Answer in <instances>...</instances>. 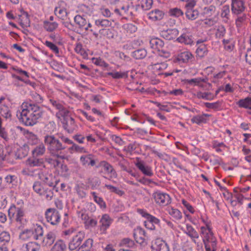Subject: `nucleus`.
Masks as SVG:
<instances>
[{
    "label": "nucleus",
    "instance_id": "f257e3e1",
    "mask_svg": "<svg viewBox=\"0 0 251 251\" xmlns=\"http://www.w3.org/2000/svg\"><path fill=\"white\" fill-rule=\"evenodd\" d=\"M44 143L50 153L53 156L64 159L65 155L63 151L67 147V144H72L73 142L63 135H47L44 137Z\"/></svg>",
    "mask_w": 251,
    "mask_h": 251
},
{
    "label": "nucleus",
    "instance_id": "f03ea898",
    "mask_svg": "<svg viewBox=\"0 0 251 251\" xmlns=\"http://www.w3.org/2000/svg\"><path fill=\"white\" fill-rule=\"evenodd\" d=\"M22 108V111L17 112V116L26 126H32L36 124L44 112L42 107L33 103L24 102Z\"/></svg>",
    "mask_w": 251,
    "mask_h": 251
},
{
    "label": "nucleus",
    "instance_id": "7ed1b4c3",
    "mask_svg": "<svg viewBox=\"0 0 251 251\" xmlns=\"http://www.w3.org/2000/svg\"><path fill=\"white\" fill-rule=\"evenodd\" d=\"M8 216L9 219L15 222L16 226L18 229H23L27 225L28 220L24 209L15 205H12L8 211Z\"/></svg>",
    "mask_w": 251,
    "mask_h": 251
},
{
    "label": "nucleus",
    "instance_id": "20e7f679",
    "mask_svg": "<svg viewBox=\"0 0 251 251\" xmlns=\"http://www.w3.org/2000/svg\"><path fill=\"white\" fill-rule=\"evenodd\" d=\"M43 235V231L41 226L33 229H25L21 232L19 238L22 240H42Z\"/></svg>",
    "mask_w": 251,
    "mask_h": 251
},
{
    "label": "nucleus",
    "instance_id": "39448f33",
    "mask_svg": "<svg viewBox=\"0 0 251 251\" xmlns=\"http://www.w3.org/2000/svg\"><path fill=\"white\" fill-rule=\"evenodd\" d=\"M45 215L47 221L51 225L56 226L59 224L60 220V215L55 208H50L47 209Z\"/></svg>",
    "mask_w": 251,
    "mask_h": 251
},
{
    "label": "nucleus",
    "instance_id": "423d86ee",
    "mask_svg": "<svg viewBox=\"0 0 251 251\" xmlns=\"http://www.w3.org/2000/svg\"><path fill=\"white\" fill-rule=\"evenodd\" d=\"M150 46L151 48L157 50L160 52V55L166 57L169 56V53L163 50L164 42L161 39L158 38H152L150 41Z\"/></svg>",
    "mask_w": 251,
    "mask_h": 251
},
{
    "label": "nucleus",
    "instance_id": "0eeeda50",
    "mask_svg": "<svg viewBox=\"0 0 251 251\" xmlns=\"http://www.w3.org/2000/svg\"><path fill=\"white\" fill-rule=\"evenodd\" d=\"M155 202L160 204L166 205L170 203L171 198L169 195L157 191L153 194Z\"/></svg>",
    "mask_w": 251,
    "mask_h": 251
},
{
    "label": "nucleus",
    "instance_id": "6e6552de",
    "mask_svg": "<svg viewBox=\"0 0 251 251\" xmlns=\"http://www.w3.org/2000/svg\"><path fill=\"white\" fill-rule=\"evenodd\" d=\"M84 238V234L83 232H79L71 240L69 244V249L70 251L76 249L77 248L79 247Z\"/></svg>",
    "mask_w": 251,
    "mask_h": 251
},
{
    "label": "nucleus",
    "instance_id": "1a4fd4ad",
    "mask_svg": "<svg viewBox=\"0 0 251 251\" xmlns=\"http://www.w3.org/2000/svg\"><path fill=\"white\" fill-rule=\"evenodd\" d=\"M151 248L153 251H170L168 244L160 238L155 240Z\"/></svg>",
    "mask_w": 251,
    "mask_h": 251
},
{
    "label": "nucleus",
    "instance_id": "9d476101",
    "mask_svg": "<svg viewBox=\"0 0 251 251\" xmlns=\"http://www.w3.org/2000/svg\"><path fill=\"white\" fill-rule=\"evenodd\" d=\"M245 9V2L243 0H232L231 11L236 15L242 13Z\"/></svg>",
    "mask_w": 251,
    "mask_h": 251
},
{
    "label": "nucleus",
    "instance_id": "9b49d317",
    "mask_svg": "<svg viewBox=\"0 0 251 251\" xmlns=\"http://www.w3.org/2000/svg\"><path fill=\"white\" fill-rule=\"evenodd\" d=\"M49 101L53 107L59 110V113L62 116L65 117L67 116L69 111L64 107L62 101L54 99H50Z\"/></svg>",
    "mask_w": 251,
    "mask_h": 251
},
{
    "label": "nucleus",
    "instance_id": "f8f14e48",
    "mask_svg": "<svg viewBox=\"0 0 251 251\" xmlns=\"http://www.w3.org/2000/svg\"><path fill=\"white\" fill-rule=\"evenodd\" d=\"M63 127L69 133H73L75 129V120L72 117H66L64 118Z\"/></svg>",
    "mask_w": 251,
    "mask_h": 251
},
{
    "label": "nucleus",
    "instance_id": "ddd939ff",
    "mask_svg": "<svg viewBox=\"0 0 251 251\" xmlns=\"http://www.w3.org/2000/svg\"><path fill=\"white\" fill-rule=\"evenodd\" d=\"M161 36L167 40L175 39L178 34V31L176 28L168 29L163 30L161 32Z\"/></svg>",
    "mask_w": 251,
    "mask_h": 251
},
{
    "label": "nucleus",
    "instance_id": "4468645a",
    "mask_svg": "<svg viewBox=\"0 0 251 251\" xmlns=\"http://www.w3.org/2000/svg\"><path fill=\"white\" fill-rule=\"evenodd\" d=\"M138 169L145 176H151L153 174L151 167L146 165L143 161H138L135 164Z\"/></svg>",
    "mask_w": 251,
    "mask_h": 251
},
{
    "label": "nucleus",
    "instance_id": "2eb2a0df",
    "mask_svg": "<svg viewBox=\"0 0 251 251\" xmlns=\"http://www.w3.org/2000/svg\"><path fill=\"white\" fill-rule=\"evenodd\" d=\"M99 167H103L105 173L110 175V177L108 178L109 179H110L112 177H116L117 175L115 171L113 169V167L108 162L104 161H101L100 163ZM97 167L98 168L99 166H97Z\"/></svg>",
    "mask_w": 251,
    "mask_h": 251
},
{
    "label": "nucleus",
    "instance_id": "dca6fc26",
    "mask_svg": "<svg viewBox=\"0 0 251 251\" xmlns=\"http://www.w3.org/2000/svg\"><path fill=\"white\" fill-rule=\"evenodd\" d=\"M201 233L203 235V243L210 242V241H212L214 239L211 229L207 226V228L204 226L201 227Z\"/></svg>",
    "mask_w": 251,
    "mask_h": 251
},
{
    "label": "nucleus",
    "instance_id": "f3484780",
    "mask_svg": "<svg viewBox=\"0 0 251 251\" xmlns=\"http://www.w3.org/2000/svg\"><path fill=\"white\" fill-rule=\"evenodd\" d=\"M112 220L107 214H104L101 218L100 223V229L102 232H105L112 223Z\"/></svg>",
    "mask_w": 251,
    "mask_h": 251
},
{
    "label": "nucleus",
    "instance_id": "a211bd4d",
    "mask_svg": "<svg viewBox=\"0 0 251 251\" xmlns=\"http://www.w3.org/2000/svg\"><path fill=\"white\" fill-rule=\"evenodd\" d=\"M44 162L43 158H38L33 155L26 161V165L30 167L41 166L44 164Z\"/></svg>",
    "mask_w": 251,
    "mask_h": 251
},
{
    "label": "nucleus",
    "instance_id": "6ab92c4d",
    "mask_svg": "<svg viewBox=\"0 0 251 251\" xmlns=\"http://www.w3.org/2000/svg\"><path fill=\"white\" fill-rule=\"evenodd\" d=\"M137 212L143 217L146 218V222L159 224L160 220L154 216L148 213L146 210L142 209H138Z\"/></svg>",
    "mask_w": 251,
    "mask_h": 251
},
{
    "label": "nucleus",
    "instance_id": "aec40b11",
    "mask_svg": "<svg viewBox=\"0 0 251 251\" xmlns=\"http://www.w3.org/2000/svg\"><path fill=\"white\" fill-rule=\"evenodd\" d=\"M55 239V234L52 232H49L45 237H42V240H38V241H40L44 246H50L53 243Z\"/></svg>",
    "mask_w": 251,
    "mask_h": 251
},
{
    "label": "nucleus",
    "instance_id": "412c9836",
    "mask_svg": "<svg viewBox=\"0 0 251 251\" xmlns=\"http://www.w3.org/2000/svg\"><path fill=\"white\" fill-rule=\"evenodd\" d=\"M40 246L38 242H29L24 244L22 247V251H37L40 249Z\"/></svg>",
    "mask_w": 251,
    "mask_h": 251
},
{
    "label": "nucleus",
    "instance_id": "4be33fe9",
    "mask_svg": "<svg viewBox=\"0 0 251 251\" xmlns=\"http://www.w3.org/2000/svg\"><path fill=\"white\" fill-rule=\"evenodd\" d=\"M148 16L150 19L155 21L161 20L164 16V13L158 9H155L150 12Z\"/></svg>",
    "mask_w": 251,
    "mask_h": 251
},
{
    "label": "nucleus",
    "instance_id": "5701e85b",
    "mask_svg": "<svg viewBox=\"0 0 251 251\" xmlns=\"http://www.w3.org/2000/svg\"><path fill=\"white\" fill-rule=\"evenodd\" d=\"M74 21L79 28L81 29H87V27H86L87 22L83 17L77 15L75 17Z\"/></svg>",
    "mask_w": 251,
    "mask_h": 251
},
{
    "label": "nucleus",
    "instance_id": "b1692460",
    "mask_svg": "<svg viewBox=\"0 0 251 251\" xmlns=\"http://www.w3.org/2000/svg\"><path fill=\"white\" fill-rule=\"evenodd\" d=\"M58 26L56 22H50L46 20L43 22V27L48 32H52L55 30Z\"/></svg>",
    "mask_w": 251,
    "mask_h": 251
},
{
    "label": "nucleus",
    "instance_id": "393cba45",
    "mask_svg": "<svg viewBox=\"0 0 251 251\" xmlns=\"http://www.w3.org/2000/svg\"><path fill=\"white\" fill-rule=\"evenodd\" d=\"M240 107L251 110V97L240 99L237 103Z\"/></svg>",
    "mask_w": 251,
    "mask_h": 251
},
{
    "label": "nucleus",
    "instance_id": "a878e982",
    "mask_svg": "<svg viewBox=\"0 0 251 251\" xmlns=\"http://www.w3.org/2000/svg\"><path fill=\"white\" fill-rule=\"evenodd\" d=\"M185 233L192 239L195 243H196V241L194 239L198 238L199 237L198 233L189 224L186 225V230Z\"/></svg>",
    "mask_w": 251,
    "mask_h": 251
},
{
    "label": "nucleus",
    "instance_id": "bb28decb",
    "mask_svg": "<svg viewBox=\"0 0 251 251\" xmlns=\"http://www.w3.org/2000/svg\"><path fill=\"white\" fill-rule=\"evenodd\" d=\"M93 240L89 238L85 240L82 245L79 247L77 251H90L93 246Z\"/></svg>",
    "mask_w": 251,
    "mask_h": 251
},
{
    "label": "nucleus",
    "instance_id": "cd10ccee",
    "mask_svg": "<svg viewBox=\"0 0 251 251\" xmlns=\"http://www.w3.org/2000/svg\"><path fill=\"white\" fill-rule=\"evenodd\" d=\"M147 50L144 49H140L132 52V55L135 59H142L147 56Z\"/></svg>",
    "mask_w": 251,
    "mask_h": 251
},
{
    "label": "nucleus",
    "instance_id": "c85d7f7f",
    "mask_svg": "<svg viewBox=\"0 0 251 251\" xmlns=\"http://www.w3.org/2000/svg\"><path fill=\"white\" fill-rule=\"evenodd\" d=\"M66 249V244L62 240H60L54 244L51 249V251H65Z\"/></svg>",
    "mask_w": 251,
    "mask_h": 251
},
{
    "label": "nucleus",
    "instance_id": "c756f323",
    "mask_svg": "<svg viewBox=\"0 0 251 251\" xmlns=\"http://www.w3.org/2000/svg\"><path fill=\"white\" fill-rule=\"evenodd\" d=\"M54 14L60 19L65 20L68 15V12L66 9L60 7H56L54 10Z\"/></svg>",
    "mask_w": 251,
    "mask_h": 251
},
{
    "label": "nucleus",
    "instance_id": "7c9ffc66",
    "mask_svg": "<svg viewBox=\"0 0 251 251\" xmlns=\"http://www.w3.org/2000/svg\"><path fill=\"white\" fill-rule=\"evenodd\" d=\"M134 237L136 242L140 244L142 246L145 247L147 245L148 238H145L142 235H139L138 232L134 233Z\"/></svg>",
    "mask_w": 251,
    "mask_h": 251
},
{
    "label": "nucleus",
    "instance_id": "2f4dec72",
    "mask_svg": "<svg viewBox=\"0 0 251 251\" xmlns=\"http://www.w3.org/2000/svg\"><path fill=\"white\" fill-rule=\"evenodd\" d=\"M45 152V148L43 144L37 146L32 151V155L35 157H39L44 154Z\"/></svg>",
    "mask_w": 251,
    "mask_h": 251
},
{
    "label": "nucleus",
    "instance_id": "473e14b6",
    "mask_svg": "<svg viewBox=\"0 0 251 251\" xmlns=\"http://www.w3.org/2000/svg\"><path fill=\"white\" fill-rule=\"evenodd\" d=\"M209 116L208 114H202L194 116L191 119L192 122L200 125L201 123H205L206 122V117Z\"/></svg>",
    "mask_w": 251,
    "mask_h": 251
},
{
    "label": "nucleus",
    "instance_id": "72a5a7b5",
    "mask_svg": "<svg viewBox=\"0 0 251 251\" xmlns=\"http://www.w3.org/2000/svg\"><path fill=\"white\" fill-rule=\"evenodd\" d=\"M43 182L45 184L50 187H55V185L57 184V182L54 181V178L51 174H48Z\"/></svg>",
    "mask_w": 251,
    "mask_h": 251
},
{
    "label": "nucleus",
    "instance_id": "f704fd0d",
    "mask_svg": "<svg viewBox=\"0 0 251 251\" xmlns=\"http://www.w3.org/2000/svg\"><path fill=\"white\" fill-rule=\"evenodd\" d=\"M99 33L107 37L108 39H113L115 37L114 30L111 29L103 28L100 29Z\"/></svg>",
    "mask_w": 251,
    "mask_h": 251
},
{
    "label": "nucleus",
    "instance_id": "c9c22d12",
    "mask_svg": "<svg viewBox=\"0 0 251 251\" xmlns=\"http://www.w3.org/2000/svg\"><path fill=\"white\" fill-rule=\"evenodd\" d=\"M0 113L5 119H10L11 114L8 106L4 105L0 106Z\"/></svg>",
    "mask_w": 251,
    "mask_h": 251
},
{
    "label": "nucleus",
    "instance_id": "e433bc0d",
    "mask_svg": "<svg viewBox=\"0 0 251 251\" xmlns=\"http://www.w3.org/2000/svg\"><path fill=\"white\" fill-rule=\"evenodd\" d=\"M186 17L191 20H194L197 18L199 16V12L197 10L190 9L186 10L185 12Z\"/></svg>",
    "mask_w": 251,
    "mask_h": 251
},
{
    "label": "nucleus",
    "instance_id": "4c0bfd02",
    "mask_svg": "<svg viewBox=\"0 0 251 251\" xmlns=\"http://www.w3.org/2000/svg\"><path fill=\"white\" fill-rule=\"evenodd\" d=\"M88 183H89L92 189H94L99 186L100 184V180L98 177H94L93 178H89L87 179Z\"/></svg>",
    "mask_w": 251,
    "mask_h": 251
},
{
    "label": "nucleus",
    "instance_id": "58836bf2",
    "mask_svg": "<svg viewBox=\"0 0 251 251\" xmlns=\"http://www.w3.org/2000/svg\"><path fill=\"white\" fill-rule=\"evenodd\" d=\"M177 41L180 43H184L187 45H191L193 41L191 38L186 34H183L177 38Z\"/></svg>",
    "mask_w": 251,
    "mask_h": 251
},
{
    "label": "nucleus",
    "instance_id": "ea45409f",
    "mask_svg": "<svg viewBox=\"0 0 251 251\" xmlns=\"http://www.w3.org/2000/svg\"><path fill=\"white\" fill-rule=\"evenodd\" d=\"M208 50L204 44L200 45L196 50V53L201 57H203L207 54Z\"/></svg>",
    "mask_w": 251,
    "mask_h": 251
},
{
    "label": "nucleus",
    "instance_id": "a19ab883",
    "mask_svg": "<svg viewBox=\"0 0 251 251\" xmlns=\"http://www.w3.org/2000/svg\"><path fill=\"white\" fill-rule=\"evenodd\" d=\"M104 187L107 188V189L109 190L111 192L114 193L120 196H122L125 194L124 191L111 185L105 184Z\"/></svg>",
    "mask_w": 251,
    "mask_h": 251
},
{
    "label": "nucleus",
    "instance_id": "79ce46f5",
    "mask_svg": "<svg viewBox=\"0 0 251 251\" xmlns=\"http://www.w3.org/2000/svg\"><path fill=\"white\" fill-rule=\"evenodd\" d=\"M106 75L111 76L114 79H119L127 77V74L126 72H109L107 73Z\"/></svg>",
    "mask_w": 251,
    "mask_h": 251
},
{
    "label": "nucleus",
    "instance_id": "37998d69",
    "mask_svg": "<svg viewBox=\"0 0 251 251\" xmlns=\"http://www.w3.org/2000/svg\"><path fill=\"white\" fill-rule=\"evenodd\" d=\"M197 97L199 99H203L206 100H211L213 99L214 96L210 92H199L196 95Z\"/></svg>",
    "mask_w": 251,
    "mask_h": 251
},
{
    "label": "nucleus",
    "instance_id": "c03bdc74",
    "mask_svg": "<svg viewBox=\"0 0 251 251\" xmlns=\"http://www.w3.org/2000/svg\"><path fill=\"white\" fill-rule=\"evenodd\" d=\"M33 189L35 192L40 195H43L45 188L41 185L39 181H35L33 185Z\"/></svg>",
    "mask_w": 251,
    "mask_h": 251
},
{
    "label": "nucleus",
    "instance_id": "a18cd8bd",
    "mask_svg": "<svg viewBox=\"0 0 251 251\" xmlns=\"http://www.w3.org/2000/svg\"><path fill=\"white\" fill-rule=\"evenodd\" d=\"M95 24L97 26L106 27L111 26L112 23L107 19H98L95 21Z\"/></svg>",
    "mask_w": 251,
    "mask_h": 251
},
{
    "label": "nucleus",
    "instance_id": "49530a36",
    "mask_svg": "<svg viewBox=\"0 0 251 251\" xmlns=\"http://www.w3.org/2000/svg\"><path fill=\"white\" fill-rule=\"evenodd\" d=\"M192 54L188 51H184L182 52L179 56V60H182L183 62L185 63L192 58Z\"/></svg>",
    "mask_w": 251,
    "mask_h": 251
},
{
    "label": "nucleus",
    "instance_id": "de8ad7c7",
    "mask_svg": "<svg viewBox=\"0 0 251 251\" xmlns=\"http://www.w3.org/2000/svg\"><path fill=\"white\" fill-rule=\"evenodd\" d=\"M92 195L93 196L94 200L101 207H105L106 204L103 201L102 198L99 197L97 196V194L95 192L91 193Z\"/></svg>",
    "mask_w": 251,
    "mask_h": 251
},
{
    "label": "nucleus",
    "instance_id": "09e8293b",
    "mask_svg": "<svg viewBox=\"0 0 251 251\" xmlns=\"http://www.w3.org/2000/svg\"><path fill=\"white\" fill-rule=\"evenodd\" d=\"M169 13L171 16L175 17H178L183 15L182 11L180 9L176 7L170 9Z\"/></svg>",
    "mask_w": 251,
    "mask_h": 251
},
{
    "label": "nucleus",
    "instance_id": "8fccbe9b",
    "mask_svg": "<svg viewBox=\"0 0 251 251\" xmlns=\"http://www.w3.org/2000/svg\"><path fill=\"white\" fill-rule=\"evenodd\" d=\"M123 26L126 32L130 34L135 32L137 29L136 26L130 23L125 24Z\"/></svg>",
    "mask_w": 251,
    "mask_h": 251
},
{
    "label": "nucleus",
    "instance_id": "3c124183",
    "mask_svg": "<svg viewBox=\"0 0 251 251\" xmlns=\"http://www.w3.org/2000/svg\"><path fill=\"white\" fill-rule=\"evenodd\" d=\"M71 145H72V146L68 148V150L70 151V152L72 153V151H75L76 152L80 153L86 152L85 149L83 147H80L75 144L74 142Z\"/></svg>",
    "mask_w": 251,
    "mask_h": 251
},
{
    "label": "nucleus",
    "instance_id": "603ef678",
    "mask_svg": "<svg viewBox=\"0 0 251 251\" xmlns=\"http://www.w3.org/2000/svg\"><path fill=\"white\" fill-rule=\"evenodd\" d=\"M169 214L176 220H179L182 218L181 213L177 209L172 208L169 210Z\"/></svg>",
    "mask_w": 251,
    "mask_h": 251
},
{
    "label": "nucleus",
    "instance_id": "864d4df0",
    "mask_svg": "<svg viewBox=\"0 0 251 251\" xmlns=\"http://www.w3.org/2000/svg\"><path fill=\"white\" fill-rule=\"evenodd\" d=\"M10 239L9 233L6 231H3L0 234V242L8 243Z\"/></svg>",
    "mask_w": 251,
    "mask_h": 251
},
{
    "label": "nucleus",
    "instance_id": "5fc2aeb1",
    "mask_svg": "<svg viewBox=\"0 0 251 251\" xmlns=\"http://www.w3.org/2000/svg\"><path fill=\"white\" fill-rule=\"evenodd\" d=\"M153 0H142L141 7L144 10H148L151 8Z\"/></svg>",
    "mask_w": 251,
    "mask_h": 251
},
{
    "label": "nucleus",
    "instance_id": "6e6d98bb",
    "mask_svg": "<svg viewBox=\"0 0 251 251\" xmlns=\"http://www.w3.org/2000/svg\"><path fill=\"white\" fill-rule=\"evenodd\" d=\"M226 28L223 25L218 26L215 34L216 37L221 38L224 37L226 34Z\"/></svg>",
    "mask_w": 251,
    "mask_h": 251
},
{
    "label": "nucleus",
    "instance_id": "4d7b16f0",
    "mask_svg": "<svg viewBox=\"0 0 251 251\" xmlns=\"http://www.w3.org/2000/svg\"><path fill=\"white\" fill-rule=\"evenodd\" d=\"M204 105L208 108L217 110L221 107V102L220 101L213 103L206 102Z\"/></svg>",
    "mask_w": 251,
    "mask_h": 251
},
{
    "label": "nucleus",
    "instance_id": "13d9d810",
    "mask_svg": "<svg viewBox=\"0 0 251 251\" xmlns=\"http://www.w3.org/2000/svg\"><path fill=\"white\" fill-rule=\"evenodd\" d=\"M92 60L94 64L97 66L104 67L105 68L108 66V64L100 58H93Z\"/></svg>",
    "mask_w": 251,
    "mask_h": 251
},
{
    "label": "nucleus",
    "instance_id": "bf43d9fd",
    "mask_svg": "<svg viewBox=\"0 0 251 251\" xmlns=\"http://www.w3.org/2000/svg\"><path fill=\"white\" fill-rule=\"evenodd\" d=\"M17 177L15 175H8L5 177L6 182L12 185H16L17 183Z\"/></svg>",
    "mask_w": 251,
    "mask_h": 251
},
{
    "label": "nucleus",
    "instance_id": "052dcab7",
    "mask_svg": "<svg viewBox=\"0 0 251 251\" xmlns=\"http://www.w3.org/2000/svg\"><path fill=\"white\" fill-rule=\"evenodd\" d=\"M45 45L47 46L48 47H49L50 50H51L55 53H59L58 48L53 43L50 41H46L45 43Z\"/></svg>",
    "mask_w": 251,
    "mask_h": 251
},
{
    "label": "nucleus",
    "instance_id": "680f3d73",
    "mask_svg": "<svg viewBox=\"0 0 251 251\" xmlns=\"http://www.w3.org/2000/svg\"><path fill=\"white\" fill-rule=\"evenodd\" d=\"M97 219L96 218L91 217L88 221H87L85 226L88 228L89 227H94L97 226Z\"/></svg>",
    "mask_w": 251,
    "mask_h": 251
},
{
    "label": "nucleus",
    "instance_id": "e2e57ef3",
    "mask_svg": "<svg viewBox=\"0 0 251 251\" xmlns=\"http://www.w3.org/2000/svg\"><path fill=\"white\" fill-rule=\"evenodd\" d=\"M122 244L126 247L129 248H131L134 245V241L129 238L123 239L122 241Z\"/></svg>",
    "mask_w": 251,
    "mask_h": 251
},
{
    "label": "nucleus",
    "instance_id": "0e129e2a",
    "mask_svg": "<svg viewBox=\"0 0 251 251\" xmlns=\"http://www.w3.org/2000/svg\"><path fill=\"white\" fill-rule=\"evenodd\" d=\"M19 153H22V156L25 157L26 156L29 151V147L27 145L25 144L22 147L19 151Z\"/></svg>",
    "mask_w": 251,
    "mask_h": 251
},
{
    "label": "nucleus",
    "instance_id": "69168bd1",
    "mask_svg": "<svg viewBox=\"0 0 251 251\" xmlns=\"http://www.w3.org/2000/svg\"><path fill=\"white\" fill-rule=\"evenodd\" d=\"M216 8L213 5H210L208 7L204 8V13L209 16H211L215 11Z\"/></svg>",
    "mask_w": 251,
    "mask_h": 251
},
{
    "label": "nucleus",
    "instance_id": "338daca9",
    "mask_svg": "<svg viewBox=\"0 0 251 251\" xmlns=\"http://www.w3.org/2000/svg\"><path fill=\"white\" fill-rule=\"evenodd\" d=\"M196 4V0H189L188 1H186L185 7L186 8V10H189V9H193Z\"/></svg>",
    "mask_w": 251,
    "mask_h": 251
},
{
    "label": "nucleus",
    "instance_id": "774afa93",
    "mask_svg": "<svg viewBox=\"0 0 251 251\" xmlns=\"http://www.w3.org/2000/svg\"><path fill=\"white\" fill-rule=\"evenodd\" d=\"M92 156V155L91 154L81 156L80 160L82 162L83 165L88 164Z\"/></svg>",
    "mask_w": 251,
    "mask_h": 251
}]
</instances>
